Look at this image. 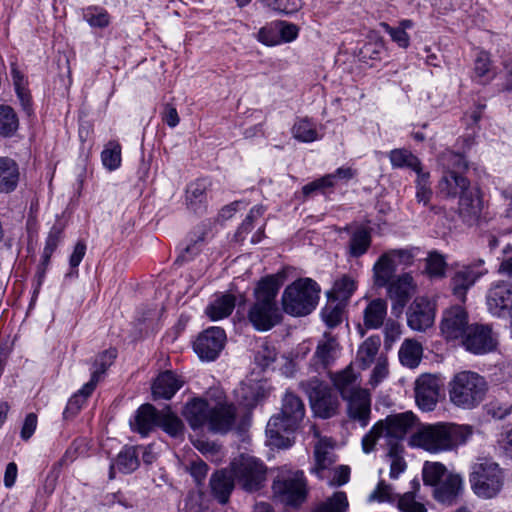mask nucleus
I'll use <instances>...</instances> for the list:
<instances>
[{"mask_svg":"<svg viewBox=\"0 0 512 512\" xmlns=\"http://www.w3.org/2000/svg\"><path fill=\"white\" fill-rule=\"evenodd\" d=\"M285 275L277 273L262 278L254 289V302L248 311V319L258 331H268L282 319L276 297Z\"/></svg>","mask_w":512,"mask_h":512,"instance_id":"1","label":"nucleus"},{"mask_svg":"<svg viewBox=\"0 0 512 512\" xmlns=\"http://www.w3.org/2000/svg\"><path fill=\"white\" fill-rule=\"evenodd\" d=\"M415 423L416 416L411 411L388 415L376 422L363 437V451L370 453L378 442L381 447L391 449L393 453L403 451L402 442Z\"/></svg>","mask_w":512,"mask_h":512,"instance_id":"2","label":"nucleus"},{"mask_svg":"<svg viewBox=\"0 0 512 512\" xmlns=\"http://www.w3.org/2000/svg\"><path fill=\"white\" fill-rule=\"evenodd\" d=\"M473 434L469 425L436 423L423 425L410 438V444L428 452L437 453L465 443Z\"/></svg>","mask_w":512,"mask_h":512,"instance_id":"3","label":"nucleus"},{"mask_svg":"<svg viewBox=\"0 0 512 512\" xmlns=\"http://www.w3.org/2000/svg\"><path fill=\"white\" fill-rule=\"evenodd\" d=\"M305 416V405L294 393L287 392L282 400L281 412L272 416L266 426V434L274 446L287 448L291 445L289 437Z\"/></svg>","mask_w":512,"mask_h":512,"instance_id":"4","label":"nucleus"},{"mask_svg":"<svg viewBox=\"0 0 512 512\" xmlns=\"http://www.w3.org/2000/svg\"><path fill=\"white\" fill-rule=\"evenodd\" d=\"M488 390L485 379L476 372L461 371L448 384L450 401L462 409H473L483 400Z\"/></svg>","mask_w":512,"mask_h":512,"instance_id":"5","label":"nucleus"},{"mask_svg":"<svg viewBox=\"0 0 512 512\" xmlns=\"http://www.w3.org/2000/svg\"><path fill=\"white\" fill-rule=\"evenodd\" d=\"M320 286L311 278H300L288 285L283 291L281 303L283 310L292 316H306L317 306Z\"/></svg>","mask_w":512,"mask_h":512,"instance_id":"6","label":"nucleus"},{"mask_svg":"<svg viewBox=\"0 0 512 512\" xmlns=\"http://www.w3.org/2000/svg\"><path fill=\"white\" fill-rule=\"evenodd\" d=\"M230 470L236 485L248 493L262 489L267 480V467L258 458L240 455L230 463Z\"/></svg>","mask_w":512,"mask_h":512,"instance_id":"7","label":"nucleus"},{"mask_svg":"<svg viewBox=\"0 0 512 512\" xmlns=\"http://www.w3.org/2000/svg\"><path fill=\"white\" fill-rule=\"evenodd\" d=\"M470 483L478 497L494 498L504 485L503 471L496 462L484 459L473 466Z\"/></svg>","mask_w":512,"mask_h":512,"instance_id":"8","label":"nucleus"},{"mask_svg":"<svg viewBox=\"0 0 512 512\" xmlns=\"http://www.w3.org/2000/svg\"><path fill=\"white\" fill-rule=\"evenodd\" d=\"M272 490L274 497L285 505L300 506L307 497L303 472L280 469L273 481Z\"/></svg>","mask_w":512,"mask_h":512,"instance_id":"9","label":"nucleus"},{"mask_svg":"<svg viewBox=\"0 0 512 512\" xmlns=\"http://www.w3.org/2000/svg\"><path fill=\"white\" fill-rule=\"evenodd\" d=\"M300 387L308 395L311 408L316 416L326 419L335 415L338 400L324 382L313 377L302 381Z\"/></svg>","mask_w":512,"mask_h":512,"instance_id":"10","label":"nucleus"},{"mask_svg":"<svg viewBox=\"0 0 512 512\" xmlns=\"http://www.w3.org/2000/svg\"><path fill=\"white\" fill-rule=\"evenodd\" d=\"M411 485V491L398 495L394 493L390 485L380 481L375 491L370 495L369 500L396 502L400 512H427L425 505L416 500V493L420 489L419 481L413 480Z\"/></svg>","mask_w":512,"mask_h":512,"instance_id":"11","label":"nucleus"},{"mask_svg":"<svg viewBox=\"0 0 512 512\" xmlns=\"http://www.w3.org/2000/svg\"><path fill=\"white\" fill-rule=\"evenodd\" d=\"M460 344L468 352L482 355L496 349L498 337L490 325L472 323L461 339Z\"/></svg>","mask_w":512,"mask_h":512,"instance_id":"12","label":"nucleus"},{"mask_svg":"<svg viewBox=\"0 0 512 512\" xmlns=\"http://www.w3.org/2000/svg\"><path fill=\"white\" fill-rule=\"evenodd\" d=\"M469 326L467 311L462 306L455 305L443 311L440 330L447 341L460 343Z\"/></svg>","mask_w":512,"mask_h":512,"instance_id":"13","label":"nucleus"},{"mask_svg":"<svg viewBox=\"0 0 512 512\" xmlns=\"http://www.w3.org/2000/svg\"><path fill=\"white\" fill-rule=\"evenodd\" d=\"M225 331L220 327H210L199 334L193 348L203 361H214L224 348Z\"/></svg>","mask_w":512,"mask_h":512,"instance_id":"14","label":"nucleus"},{"mask_svg":"<svg viewBox=\"0 0 512 512\" xmlns=\"http://www.w3.org/2000/svg\"><path fill=\"white\" fill-rule=\"evenodd\" d=\"M486 305L493 316H512V283L506 281L493 283L486 294Z\"/></svg>","mask_w":512,"mask_h":512,"instance_id":"15","label":"nucleus"},{"mask_svg":"<svg viewBox=\"0 0 512 512\" xmlns=\"http://www.w3.org/2000/svg\"><path fill=\"white\" fill-rule=\"evenodd\" d=\"M310 431L317 439L314 444V460L315 464L311 468V472L318 478L326 477L325 472L330 469L335 462L334 442L331 438L321 437L316 426H311Z\"/></svg>","mask_w":512,"mask_h":512,"instance_id":"16","label":"nucleus"},{"mask_svg":"<svg viewBox=\"0 0 512 512\" xmlns=\"http://www.w3.org/2000/svg\"><path fill=\"white\" fill-rule=\"evenodd\" d=\"M435 320V304L425 297H417L407 311L408 326L415 331H425Z\"/></svg>","mask_w":512,"mask_h":512,"instance_id":"17","label":"nucleus"},{"mask_svg":"<svg viewBox=\"0 0 512 512\" xmlns=\"http://www.w3.org/2000/svg\"><path fill=\"white\" fill-rule=\"evenodd\" d=\"M388 295L394 301L392 310L401 313L416 290V284L410 273L397 276L388 286Z\"/></svg>","mask_w":512,"mask_h":512,"instance_id":"18","label":"nucleus"},{"mask_svg":"<svg viewBox=\"0 0 512 512\" xmlns=\"http://www.w3.org/2000/svg\"><path fill=\"white\" fill-rule=\"evenodd\" d=\"M439 385L435 377L422 375L415 382V399L423 411H432L438 400Z\"/></svg>","mask_w":512,"mask_h":512,"instance_id":"19","label":"nucleus"},{"mask_svg":"<svg viewBox=\"0 0 512 512\" xmlns=\"http://www.w3.org/2000/svg\"><path fill=\"white\" fill-rule=\"evenodd\" d=\"M236 407L232 403H212L209 430L217 433H227L236 421Z\"/></svg>","mask_w":512,"mask_h":512,"instance_id":"20","label":"nucleus"},{"mask_svg":"<svg viewBox=\"0 0 512 512\" xmlns=\"http://www.w3.org/2000/svg\"><path fill=\"white\" fill-rule=\"evenodd\" d=\"M343 399L347 401L349 417L358 421L361 426H366L371 412V398L368 391L360 388Z\"/></svg>","mask_w":512,"mask_h":512,"instance_id":"21","label":"nucleus"},{"mask_svg":"<svg viewBox=\"0 0 512 512\" xmlns=\"http://www.w3.org/2000/svg\"><path fill=\"white\" fill-rule=\"evenodd\" d=\"M482 273L477 271L473 265H464L457 269L451 277L450 286L453 295L464 302L467 291L480 278Z\"/></svg>","mask_w":512,"mask_h":512,"instance_id":"22","label":"nucleus"},{"mask_svg":"<svg viewBox=\"0 0 512 512\" xmlns=\"http://www.w3.org/2000/svg\"><path fill=\"white\" fill-rule=\"evenodd\" d=\"M339 344L334 336L325 333L319 340L313 356V366L316 370L326 369L338 356Z\"/></svg>","mask_w":512,"mask_h":512,"instance_id":"23","label":"nucleus"},{"mask_svg":"<svg viewBox=\"0 0 512 512\" xmlns=\"http://www.w3.org/2000/svg\"><path fill=\"white\" fill-rule=\"evenodd\" d=\"M483 210V202L479 191L476 188H468L459 200V212L462 218L468 223H475Z\"/></svg>","mask_w":512,"mask_h":512,"instance_id":"24","label":"nucleus"},{"mask_svg":"<svg viewBox=\"0 0 512 512\" xmlns=\"http://www.w3.org/2000/svg\"><path fill=\"white\" fill-rule=\"evenodd\" d=\"M463 490V480L459 474L449 472L434 489L437 501L452 504Z\"/></svg>","mask_w":512,"mask_h":512,"instance_id":"25","label":"nucleus"},{"mask_svg":"<svg viewBox=\"0 0 512 512\" xmlns=\"http://www.w3.org/2000/svg\"><path fill=\"white\" fill-rule=\"evenodd\" d=\"M211 407L212 403L203 399H194L186 404L183 414L192 429L209 427Z\"/></svg>","mask_w":512,"mask_h":512,"instance_id":"26","label":"nucleus"},{"mask_svg":"<svg viewBox=\"0 0 512 512\" xmlns=\"http://www.w3.org/2000/svg\"><path fill=\"white\" fill-rule=\"evenodd\" d=\"M210 489L215 499L221 504L229 501L230 495L236 485L232 472L228 470H219L212 474L210 478Z\"/></svg>","mask_w":512,"mask_h":512,"instance_id":"27","label":"nucleus"},{"mask_svg":"<svg viewBox=\"0 0 512 512\" xmlns=\"http://www.w3.org/2000/svg\"><path fill=\"white\" fill-rule=\"evenodd\" d=\"M183 382L171 371L160 374L152 385L154 399H170L182 387Z\"/></svg>","mask_w":512,"mask_h":512,"instance_id":"28","label":"nucleus"},{"mask_svg":"<svg viewBox=\"0 0 512 512\" xmlns=\"http://www.w3.org/2000/svg\"><path fill=\"white\" fill-rule=\"evenodd\" d=\"M387 302L376 298L367 304L363 311V324L366 329H378L385 323Z\"/></svg>","mask_w":512,"mask_h":512,"instance_id":"29","label":"nucleus"},{"mask_svg":"<svg viewBox=\"0 0 512 512\" xmlns=\"http://www.w3.org/2000/svg\"><path fill=\"white\" fill-rule=\"evenodd\" d=\"M139 453L138 448L134 446L124 447L115 462L111 463L109 470V478H115V469L117 468L121 473L128 474L135 471L139 466Z\"/></svg>","mask_w":512,"mask_h":512,"instance_id":"30","label":"nucleus"},{"mask_svg":"<svg viewBox=\"0 0 512 512\" xmlns=\"http://www.w3.org/2000/svg\"><path fill=\"white\" fill-rule=\"evenodd\" d=\"M373 283L378 288L387 287L394 279L396 264L383 253L373 265Z\"/></svg>","mask_w":512,"mask_h":512,"instance_id":"31","label":"nucleus"},{"mask_svg":"<svg viewBox=\"0 0 512 512\" xmlns=\"http://www.w3.org/2000/svg\"><path fill=\"white\" fill-rule=\"evenodd\" d=\"M438 187L442 195L456 197L461 196L469 188V181L455 171H450L443 175Z\"/></svg>","mask_w":512,"mask_h":512,"instance_id":"32","label":"nucleus"},{"mask_svg":"<svg viewBox=\"0 0 512 512\" xmlns=\"http://www.w3.org/2000/svg\"><path fill=\"white\" fill-rule=\"evenodd\" d=\"M161 411L151 404H143L135 416V429L142 435H147L154 426L159 425Z\"/></svg>","mask_w":512,"mask_h":512,"instance_id":"33","label":"nucleus"},{"mask_svg":"<svg viewBox=\"0 0 512 512\" xmlns=\"http://www.w3.org/2000/svg\"><path fill=\"white\" fill-rule=\"evenodd\" d=\"M19 181L17 163L8 157H0V192L13 191Z\"/></svg>","mask_w":512,"mask_h":512,"instance_id":"34","label":"nucleus"},{"mask_svg":"<svg viewBox=\"0 0 512 512\" xmlns=\"http://www.w3.org/2000/svg\"><path fill=\"white\" fill-rule=\"evenodd\" d=\"M370 231L363 226L357 227L350 236L348 242V254L350 257L359 258L364 255L371 246Z\"/></svg>","mask_w":512,"mask_h":512,"instance_id":"35","label":"nucleus"},{"mask_svg":"<svg viewBox=\"0 0 512 512\" xmlns=\"http://www.w3.org/2000/svg\"><path fill=\"white\" fill-rule=\"evenodd\" d=\"M235 305V296L232 294H224L206 308V314L213 321L223 319L232 313Z\"/></svg>","mask_w":512,"mask_h":512,"instance_id":"36","label":"nucleus"},{"mask_svg":"<svg viewBox=\"0 0 512 512\" xmlns=\"http://www.w3.org/2000/svg\"><path fill=\"white\" fill-rule=\"evenodd\" d=\"M335 388L340 392L342 398L359 390L358 376L351 367L335 374L332 378Z\"/></svg>","mask_w":512,"mask_h":512,"instance_id":"37","label":"nucleus"},{"mask_svg":"<svg viewBox=\"0 0 512 512\" xmlns=\"http://www.w3.org/2000/svg\"><path fill=\"white\" fill-rule=\"evenodd\" d=\"M422 346L419 342L406 339L399 350V359L404 366L415 368L419 365L422 357Z\"/></svg>","mask_w":512,"mask_h":512,"instance_id":"38","label":"nucleus"},{"mask_svg":"<svg viewBox=\"0 0 512 512\" xmlns=\"http://www.w3.org/2000/svg\"><path fill=\"white\" fill-rule=\"evenodd\" d=\"M98 382L99 372H96L94 375H91L90 381L70 398L65 410V414H76L81 409L86 399L92 394Z\"/></svg>","mask_w":512,"mask_h":512,"instance_id":"39","label":"nucleus"},{"mask_svg":"<svg viewBox=\"0 0 512 512\" xmlns=\"http://www.w3.org/2000/svg\"><path fill=\"white\" fill-rule=\"evenodd\" d=\"M380 345L379 336H371L360 345L356 360L362 369H367L372 364L378 354Z\"/></svg>","mask_w":512,"mask_h":512,"instance_id":"40","label":"nucleus"},{"mask_svg":"<svg viewBox=\"0 0 512 512\" xmlns=\"http://www.w3.org/2000/svg\"><path fill=\"white\" fill-rule=\"evenodd\" d=\"M209 186L207 180L202 179L191 183L186 190V201L188 207L194 212L202 209V204L206 200V191Z\"/></svg>","mask_w":512,"mask_h":512,"instance_id":"41","label":"nucleus"},{"mask_svg":"<svg viewBox=\"0 0 512 512\" xmlns=\"http://www.w3.org/2000/svg\"><path fill=\"white\" fill-rule=\"evenodd\" d=\"M356 289V280L352 276L344 274L335 280L332 291L328 295H333L335 300L347 301Z\"/></svg>","mask_w":512,"mask_h":512,"instance_id":"42","label":"nucleus"},{"mask_svg":"<svg viewBox=\"0 0 512 512\" xmlns=\"http://www.w3.org/2000/svg\"><path fill=\"white\" fill-rule=\"evenodd\" d=\"M158 426L172 437H180L183 435L184 424L180 418L171 412L169 406L161 411Z\"/></svg>","mask_w":512,"mask_h":512,"instance_id":"43","label":"nucleus"},{"mask_svg":"<svg viewBox=\"0 0 512 512\" xmlns=\"http://www.w3.org/2000/svg\"><path fill=\"white\" fill-rule=\"evenodd\" d=\"M19 126L15 111L8 105H0V135L11 136Z\"/></svg>","mask_w":512,"mask_h":512,"instance_id":"44","label":"nucleus"},{"mask_svg":"<svg viewBox=\"0 0 512 512\" xmlns=\"http://www.w3.org/2000/svg\"><path fill=\"white\" fill-rule=\"evenodd\" d=\"M448 473L443 464L439 462H426L422 470L424 484L436 487Z\"/></svg>","mask_w":512,"mask_h":512,"instance_id":"45","label":"nucleus"},{"mask_svg":"<svg viewBox=\"0 0 512 512\" xmlns=\"http://www.w3.org/2000/svg\"><path fill=\"white\" fill-rule=\"evenodd\" d=\"M389 159L394 168H419V159L406 149L392 150Z\"/></svg>","mask_w":512,"mask_h":512,"instance_id":"46","label":"nucleus"},{"mask_svg":"<svg viewBox=\"0 0 512 512\" xmlns=\"http://www.w3.org/2000/svg\"><path fill=\"white\" fill-rule=\"evenodd\" d=\"M293 136L302 142H312L318 139L316 126L307 118L298 120L292 129Z\"/></svg>","mask_w":512,"mask_h":512,"instance_id":"47","label":"nucleus"},{"mask_svg":"<svg viewBox=\"0 0 512 512\" xmlns=\"http://www.w3.org/2000/svg\"><path fill=\"white\" fill-rule=\"evenodd\" d=\"M344 306L335 299L329 301L322 309L321 315L329 328L338 326L343 320Z\"/></svg>","mask_w":512,"mask_h":512,"instance_id":"48","label":"nucleus"},{"mask_svg":"<svg viewBox=\"0 0 512 512\" xmlns=\"http://www.w3.org/2000/svg\"><path fill=\"white\" fill-rule=\"evenodd\" d=\"M348 500L344 492H336L332 497L318 505L314 512H346L348 509Z\"/></svg>","mask_w":512,"mask_h":512,"instance_id":"49","label":"nucleus"},{"mask_svg":"<svg viewBox=\"0 0 512 512\" xmlns=\"http://www.w3.org/2000/svg\"><path fill=\"white\" fill-rule=\"evenodd\" d=\"M440 164L447 169L446 172L455 171L459 174L467 168V162L464 157L453 151H445L439 158Z\"/></svg>","mask_w":512,"mask_h":512,"instance_id":"50","label":"nucleus"},{"mask_svg":"<svg viewBox=\"0 0 512 512\" xmlns=\"http://www.w3.org/2000/svg\"><path fill=\"white\" fill-rule=\"evenodd\" d=\"M103 165L110 171L117 169L121 163V146L117 142H109L101 153Z\"/></svg>","mask_w":512,"mask_h":512,"instance_id":"51","label":"nucleus"},{"mask_svg":"<svg viewBox=\"0 0 512 512\" xmlns=\"http://www.w3.org/2000/svg\"><path fill=\"white\" fill-rule=\"evenodd\" d=\"M446 262L442 255L430 253L426 260V272L431 278H443L445 276Z\"/></svg>","mask_w":512,"mask_h":512,"instance_id":"52","label":"nucleus"},{"mask_svg":"<svg viewBox=\"0 0 512 512\" xmlns=\"http://www.w3.org/2000/svg\"><path fill=\"white\" fill-rule=\"evenodd\" d=\"M84 19L92 27L104 28L108 26L110 19L107 12L103 9L96 7H89L84 11Z\"/></svg>","mask_w":512,"mask_h":512,"instance_id":"53","label":"nucleus"},{"mask_svg":"<svg viewBox=\"0 0 512 512\" xmlns=\"http://www.w3.org/2000/svg\"><path fill=\"white\" fill-rule=\"evenodd\" d=\"M474 71L480 83H485L492 78V76H490L491 62L486 52L481 51L478 53L475 60Z\"/></svg>","mask_w":512,"mask_h":512,"instance_id":"54","label":"nucleus"},{"mask_svg":"<svg viewBox=\"0 0 512 512\" xmlns=\"http://www.w3.org/2000/svg\"><path fill=\"white\" fill-rule=\"evenodd\" d=\"M265 4L271 9L285 13L292 14L297 12L301 6V0H264Z\"/></svg>","mask_w":512,"mask_h":512,"instance_id":"55","label":"nucleus"},{"mask_svg":"<svg viewBox=\"0 0 512 512\" xmlns=\"http://www.w3.org/2000/svg\"><path fill=\"white\" fill-rule=\"evenodd\" d=\"M116 357L117 351L115 349H109L102 352L95 359V370L92 372V375H94L96 372H99L100 379L101 375L104 374L106 370L112 365Z\"/></svg>","mask_w":512,"mask_h":512,"instance_id":"56","label":"nucleus"},{"mask_svg":"<svg viewBox=\"0 0 512 512\" xmlns=\"http://www.w3.org/2000/svg\"><path fill=\"white\" fill-rule=\"evenodd\" d=\"M276 357V349L273 346L264 343L258 349L255 355V361L259 366L266 368L269 367L276 360Z\"/></svg>","mask_w":512,"mask_h":512,"instance_id":"57","label":"nucleus"},{"mask_svg":"<svg viewBox=\"0 0 512 512\" xmlns=\"http://www.w3.org/2000/svg\"><path fill=\"white\" fill-rule=\"evenodd\" d=\"M384 253L396 264V267L399 265L409 266L414 259V254L410 249H391Z\"/></svg>","mask_w":512,"mask_h":512,"instance_id":"58","label":"nucleus"},{"mask_svg":"<svg viewBox=\"0 0 512 512\" xmlns=\"http://www.w3.org/2000/svg\"><path fill=\"white\" fill-rule=\"evenodd\" d=\"M384 345L386 348H391L393 343L399 339L401 335L400 324L392 319H388L384 324Z\"/></svg>","mask_w":512,"mask_h":512,"instance_id":"59","label":"nucleus"},{"mask_svg":"<svg viewBox=\"0 0 512 512\" xmlns=\"http://www.w3.org/2000/svg\"><path fill=\"white\" fill-rule=\"evenodd\" d=\"M202 241V236L197 237L196 240H192V242L181 251L175 263L183 264L185 262L192 260L193 257L199 253Z\"/></svg>","mask_w":512,"mask_h":512,"instance_id":"60","label":"nucleus"},{"mask_svg":"<svg viewBox=\"0 0 512 512\" xmlns=\"http://www.w3.org/2000/svg\"><path fill=\"white\" fill-rule=\"evenodd\" d=\"M388 375V364L387 359L385 357H379L377 363L372 370V374L370 377V384L373 387H376L379 383H381Z\"/></svg>","mask_w":512,"mask_h":512,"instance_id":"61","label":"nucleus"},{"mask_svg":"<svg viewBox=\"0 0 512 512\" xmlns=\"http://www.w3.org/2000/svg\"><path fill=\"white\" fill-rule=\"evenodd\" d=\"M388 453L387 455L391 458V465H390V477L393 479L398 478V476L404 472L406 468V463L404 459L401 457V453L403 451H398L396 453H393L391 449H387Z\"/></svg>","mask_w":512,"mask_h":512,"instance_id":"62","label":"nucleus"},{"mask_svg":"<svg viewBox=\"0 0 512 512\" xmlns=\"http://www.w3.org/2000/svg\"><path fill=\"white\" fill-rule=\"evenodd\" d=\"M275 27L280 38L285 42L293 41L298 35V28L294 24L286 22H276Z\"/></svg>","mask_w":512,"mask_h":512,"instance_id":"63","label":"nucleus"},{"mask_svg":"<svg viewBox=\"0 0 512 512\" xmlns=\"http://www.w3.org/2000/svg\"><path fill=\"white\" fill-rule=\"evenodd\" d=\"M184 512H211L202 503V494L191 493L188 495L185 501Z\"/></svg>","mask_w":512,"mask_h":512,"instance_id":"64","label":"nucleus"}]
</instances>
